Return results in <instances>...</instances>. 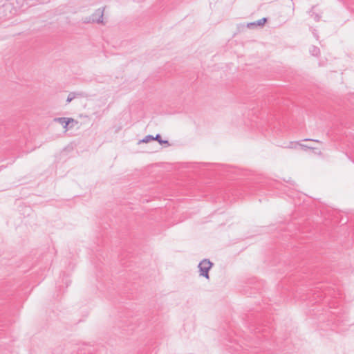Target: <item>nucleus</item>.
<instances>
[{
  "label": "nucleus",
  "instance_id": "1",
  "mask_svg": "<svg viewBox=\"0 0 354 354\" xmlns=\"http://www.w3.org/2000/svg\"><path fill=\"white\" fill-rule=\"evenodd\" d=\"M212 266L213 263L209 259H203L198 266L200 276L203 277L207 279H209V271Z\"/></svg>",
  "mask_w": 354,
  "mask_h": 354
},
{
  "label": "nucleus",
  "instance_id": "2",
  "mask_svg": "<svg viewBox=\"0 0 354 354\" xmlns=\"http://www.w3.org/2000/svg\"><path fill=\"white\" fill-rule=\"evenodd\" d=\"M104 7L97 9L91 15L86 17L84 21V23H96L103 24Z\"/></svg>",
  "mask_w": 354,
  "mask_h": 354
},
{
  "label": "nucleus",
  "instance_id": "3",
  "mask_svg": "<svg viewBox=\"0 0 354 354\" xmlns=\"http://www.w3.org/2000/svg\"><path fill=\"white\" fill-rule=\"evenodd\" d=\"M13 4L12 3H0V19L10 18L12 15Z\"/></svg>",
  "mask_w": 354,
  "mask_h": 354
},
{
  "label": "nucleus",
  "instance_id": "4",
  "mask_svg": "<svg viewBox=\"0 0 354 354\" xmlns=\"http://www.w3.org/2000/svg\"><path fill=\"white\" fill-rule=\"evenodd\" d=\"M88 352L84 347L73 348L64 350L63 354H87Z\"/></svg>",
  "mask_w": 354,
  "mask_h": 354
},
{
  "label": "nucleus",
  "instance_id": "5",
  "mask_svg": "<svg viewBox=\"0 0 354 354\" xmlns=\"http://www.w3.org/2000/svg\"><path fill=\"white\" fill-rule=\"evenodd\" d=\"M54 121L59 122L61 124L63 125V128L64 129H67L68 124L71 122H74V119H73L71 118L62 117V118H54Z\"/></svg>",
  "mask_w": 354,
  "mask_h": 354
},
{
  "label": "nucleus",
  "instance_id": "6",
  "mask_svg": "<svg viewBox=\"0 0 354 354\" xmlns=\"http://www.w3.org/2000/svg\"><path fill=\"white\" fill-rule=\"evenodd\" d=\"M268 21L266 17H263L261 19H259L254 22H251L248 24L247 26L250 28L257 27V26H263Z\"/></svg>",
  "mask_w": 354,
  "mask_h": 354
},
{
  "label": "nucleus",
  "instance_id": "7",
  "mask_svg": "<svg viewBox=\"0 0 354 354\" xmlns=\"http://www.w3.org/2000/svg\"><path fill=\"white\" fill-rule=\"evenodd\" d=\"M315 6H313L311 10H310V16L314 19L315 21H319L321 19V15L313 11Z\"/></svg>",
  "mask_w": 354,
  "mask_h": 354
},
{
  "label": "nucleus",
  "instance_id": "8",
  "mask_svg": "<svg viewBox=\"0 0 354 354\" xmlns=\"http://www.w3.org/2000/svg\"><path fill=\"white\" fill-rule=\"evenodd\" d=\"M310 53L312 55L318 57L320 54V50L315 46H312L310 48Z\"/></svg>",
  "mask_w": 354,
  "mask_h": 354
},
{
  "label": "nucleus",
  "instance_id": "9",
  "mask_svg": "<svg viewBox=\"0 0 354 354\" xmlns=\"http://www.w3.org/2000/svg\"><path fill=\"white\" fill-rule=\"evenodd\" d=\"M155 140L158 141L160 145L166 144L167 146L169 145V141L167 140H162L160 134L158 133L154 137Z\"/></svg>",
  "mask_w": 354,
  "mask_h": 354
},
{
  "label": "nucleus",
  "instance_id": "10",
  "mask_svg": "<svg viewBox=\"0 0 354 354\" xmlns=\"http://www.w3.org/2000/svg\"><path fill=\"white\" fill-rule=\"evenodd\" d=\"M154 137L155 136H153L152 135H147L142 140H141L140 142L147 143L149 142V141L155 140Z\"/></svg>",
  "mask_w": 354,
  "mask_h": 354
},
{
  "label": "nucleus",
  "instance_id": "11",
  "mask_svg": "<svg viewBox=\"0 0 354 354\" xmlns=\"http://www.w3.org/2000/svg\"><path fill=\"white\" fill-rule=\"evenodd\" d=\"M76 97H88L89 95L85 92H74Z\"/></svg>",
  "mask_w": 354,
  "mask_h": 354
},
{
  "label": "nucleus",
  "instance_id": "12",
  "mask_svg": "<svg viewBox=\"0 0 354 354\" xmlns=\"http://www.w3.org/2000/svg\"><path fill=\"white\" fill-rule=\"evenodd\" d=\"M75 98V95L74 94V92H71L68 95L66 102L70 103Z\"/></svg>",
  "mask_w": 354,
  "mask_h": 354
},
{
  "label": "nucleus",
  "instance_id": "13",
  "mask_svg": "<svg viewBox=\"0 0 354 354\" xmlns=\"http://www.w3.org/2000/svg\"><path fill=\"white\" fill-rule=\"evenodd\" d=\"M301 147V149H304V150H306L308 149H313V147H308L307 145H299Z\"/></svg>",
  "mask_w": 354,
  "mask_h": 354
},
{
  "label": "nucleus",
  "instance_id": "14",
  "mask_svg": "<svg viewBox=\"0 0 354 354\" xmlns=\"http://www.w3.org/2000/svg\"><path fill=\"white\" fill-rule=\"evenodd\" d=\"M12 0H0V3H11Z\"/></svg>",
  "mask_w": 354,
  "mask_h": 354
},
{
  "label": "nucleus",
  "instance_id": "15",
  "mask_svg": "<svg viewBox=\"0 0 354 354\" xmlns=\"http://www.w3.org/2000/svg\"><path fill=\"white\" fill-rule=\"evenodd\" d=\"M304 141H308V140H310V141H313V142H319V140H315V139H304Z\"/></svg>",
  "mask_w": 354,
  "mask_h": 354
}]
</instances>
